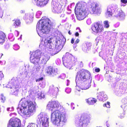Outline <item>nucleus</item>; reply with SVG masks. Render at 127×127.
I'll return each mask as SVG.
<instances>
[{
    "label": "nucleus",
    "mask_w": 127,
    "mask_h": 127,
    "mask_svg": "<svg viewBox=\"0 0 127 127\" xmlns=\"http://www.w3.org/2000/svg\"><path fill=\"white\" fill-rule=\"evenodd\" d=\"M50 57L49 56L46 55L43 56V61L44 63H46L49 59Z\"/></svg>",
    "instance_id": "nucleus-23"
},
{
    "label": "nucleus",
    "mask_w": 127,
    "mask_h": 127,
    "mask_svg": "<svg viewBox=\"0 0 127 127\" xmlns=\"http://www.w3.org/2000/svg\"><path fill=\"white\" fill-rule=\"evenodd\" d=\"M111 6H109L107 8V11L108 12H112V10L111 9Z\"/></svg>",
    "instance_id": "nucleus-35"
},
{
    "label": "nucleus",
    "mask_w": 127,
    "mask_h": 127,
    "mask_svg": "<svg viewBox=\"0 0 127 127\" xmlns=\"http://www.w3.org/2000/svg\"><path fill=\"white\" fill-rule=\"evenodd\" d=\"M121 3L125 4L127 3V0H121Z\"/></svg>",
    "instance_id": "nucleus-36"
},
{
    "label": "nucleus",
    "mask_w": 127,
    "mask_h": 127,
    "mask_svg": "<svg viewBox=\"0 0 127 127\" xmlns=\"http://www.w3.org/2000/svg\"><path fill=\"white\" fill-rule=\"evenodd\" d=\"M5 35L3 32L0 31V43H3L5 41Z\"/></svg>",
    "instance_id": "nucleus-21"
},
{
    "label": "nucleus",
    "mask_w": 127,
    "mask_h": 127,
    "mask_svg": "<svg viewBox=\"0 0 127 127\" xmlns=\"http://www.w3.org/2000/svg\"><path fill=\"white\" fill-rule=\"evenodd\" d=\"M2 55V54H1L0 53V58H1Z\"/></svg>",
    "instance_id": "nucleus-47"
},
{
    "label": "nucleus",
    "mask_w": 127,
    "mask_h": 127,
    "mask_svg": "<svg viewBox=\"0 0 127 127\" xmlns=\"http://www.w3.org/2000/svg\"><path fill=\"white\" fill-rule=\"evenodd\" d=\"M86 101L89 105H92L96 102L97 100L95 98L90 97L86 99Z\"/></svg>",
    "instance_id": "nucleus-16"
},
{
    "label": "nucleus",
    "mask_w": 127,
    "mask_h": 127,
    "mask_svg": "<svg viewBox=\"0 0 127 127\" xmlns=\"http://www.w3.org/2000/svg\"><path fill=\"white\" fill-rule=\"evenodd\" d=\"M110 103L109 102H107V103H105L103 104V106L104 107H106L107 108H110Z\"/></svg>",
    "instance_id": "nucleus-30"
},
{
    "label": "nucleus",
    "mask_w": 127,
    "mask_h": 127,
    "mask_svg": "<svg viewBox=\"0 0 127 127\" xmlns=\"http://www.w3.org/2000/svg\"><path fill=\"white\" fill-rule=\"evenodd\" d=\"M45 72L49 75L54 76L59 73L57 68L53 66H49L46 69Z\"/></svg>",
    "instance_id": "nucleus-13"
},
{
    "label": "nucleus",
    "mask_w": 127,
    "mask_h": 127,
    "mask_svg": "<svg viewBox=\"0 0 127 127\" xmlns=\"http://www.w3.org/2000/svg\"><path fill=\"white\" fill-rule=\"evenodd\" d=\"M13 21L14 22L13 23V26L16 28H17L19 27L21 24V22L19 19H14Z\"/></svg>",
    "instance_id": "nucleus-22"
},
{
    "label": "nucleus",
    "mask_w": 127,
    "mask_h": 127,
    "mask_svg": "<svg viewBox=\"0 0 127 127\" xmlns=\"http://www.w3.org/2000/svg\"><path fill=\"white\" fill-rule=\"evenodd\" d=\"M59 107H60L59 110H56L51 113V119L54 124L62 127L65 125L67 122L65 109L57 101L49 102L47 105V108L51 111L57 109Z\"/></svg>",
    "instance_id": "nucleus-1"
},
{
    "label": "nucleus",
    "mask_w": 127,
    "mask_h": 127,
    "mask_svg": "<svg viewBox=\"0 0 127 127\" xmlns=\"http://www.w3.org/2000/svg\"><path fill=\"white\" fill-rule=\"evenodd\" d=\"M62 59L64 65L67 68L71 67L72 65H75L77 61L76 59L69 53H66L64 55Z\"/></svg>",
    "instance_id": "nucleus-7"
},
{
    "label": "nucleus",
    "mask_w": 127,
    "mask_h": 127,
    "mask_svg": "<svg viewBox=\"0 0 127 127\" xmlns=\"http://www.w3.org/2000/svg\"><path fill=\"white\" fill-rule=\"evenodd\" d=\"M49 0H37V5L40 7H43L47 3Z\"/></svg>",
    "instance_id": "nucleus-15"
},
{
    "label": "nucleus",
    "mask_w": 127,
    "mask_h": 127,
    "mask_svg": "<svg viewBox=\"0 0 127 127\" xmlns=\"http://www.w3.org/2000/svg\"><path fill=\"white\" fill-rule=\"evenodd\" d=\"M91 46V45L90 43H87L83 46L82 50L83 51L86 52L89 51L90 49Z\"/></svg>",
    "instance_id": "nucleus-20"
},
{
    "label": "nucleus",
    "mask_w": 127,
    "mask_h": 127,
    "mask_svg": "<svg viewBox=\"0 0 127 127\" xmlns=\"http://www.w3.org/2000/svg\"><path fill=\"white\" fill-rule=\"evenodd\" d=\"M22 108L18 107L17 108V111L19 114H23L26 115H29V113L27 112H26L25 110L26 109H24L23 107L22 106Z\"/></svg>",
    "instance_id": "nucleus-17"
},
{
    "label": "nucleus",
    "mask_w": 127,
    "mask_h": 127,
    "mask_svg": "<svg viewBox=\"0 0 127 127\" xmlns=\"http://www.w3.org/2000/svg\"><path fill=\"white\" fill-rule=\"evenodd\" d=\"M79 41V40L78 39H77L75 41V43L77 44Z\"/></svg>",
    "instance_id": "nucleus-42"
},
{
    "label": "nucleus",
    "mask_w": 127,
    "mask_h": 127,
    "mask_svg": "<svg viewBox=\"0 0 127 127\" xmlns=\"http://www.w3.org/2000/svg\"><path fill=\"white\" fill-rule=\"evenodd\" d=\"M3 77V75L2 72H0V78H2Z\"/></svg>",
    "instance_id": "nucleus-39"
},
{
    "label": "nucleus",
    "mask_w": 127,
    "mask_h": 127,
    "mask_svg": "<svg viewBox=\"0 0 127 127\" xmlns=\"http://www.w3.org/2000/svg\"><path fill=\"white\" fill-rule=\"evenodd\" d=\"M6 98L3 95H1L0 96V101L2 103H4L6 101Z\"/></svg>",
    "instance_id": "nucleus-25"
},
{
    "label": "nucleus",
    "mask_w": 127,
    "mask_h": 127,
    "mask_svg": "<svg viewBox=\"0 0 127 127\" xmlns=\"http://www.w3.org/2000/svg\"><path fill=\"white\" fill-rule=\"evenodd\" d=\"M68 33L70 35H71V33L70 32V31H69Z\"/></svg>",
    "instance_id": "nucleus-46"
},
{
    "label": "nucleus",
    "mask_w": 127,
    "mask_h": 127,
    "mask_svg": "<svg viewBox=\"0 0 127 127\" xmlns=\"http://www.w3.org/2000/svg\"><path fill=\"white\" fill-rule=\"evenodd\" d=\"M97 99L99 100L104 101L107 99V95L102 92H99L97 96Z\"/></svg>",
    "instance_id": "nucleus-14"
},
{
    "label": "nucleus",
    "mask_w": 127,
    "mask_h": 127,
    "mask_svg": "<svg viewBox=\"0 0 127 127\" xmlns=\"http://www.w3.org/2000/svg\"><path fill=\"white\" fill-rule=\"evenodd\" d=\"M27 127H38L37 125L33 123H31L29 124Z\"/></svg>",
    "instance_id": "nucleus-27"
},
{
    "label": "nucleus",
    "mask_w": 127,
    "mask_h": 127,
    "mask_svg": "<svg viewBox=\"0 0 127 127\" xmlns=\"http://www.w3.org/2000/svg\"><path fill=\"white\" fill-rule=\"evenodd\" d=\"M9 109H10L9 108H7V110L8 111H9Z\"/></svg>",
    "instance_id": "nucleus-48"
},
{
    "label": "nucleus",
    "mask_w": 127,
    "mask_h": 127,
    "mask_svg": "<svg viewBox=\"0 0 127 127\" xmlns=\"http://www.w3.org/2000/svg\"><path fill=\"white\" fill-rule=\"evenodd\" d=\"M100 11L101 8L99 7V4L94 2L91 3L90 11L91 13L96 14L99 15L100 13Z\"/></svg>",
    "instance_id": "nucleus-12"
},
{
    "label": "nucleus",
    "mask_w": 127,
    "mask_h": 127,
    "mask_svg": "<svg viewBox=\"0 0 127 127\" xmlns=\"http://www.w3.org/2000/svg\"><path fill=\"white\" fill-rule=\"evenodd\" d=\"M15 50H17L19 48V46L17 45L14 46L13 48Z\"/></svg>",
    "instance_id": "nucleus-37"
},
{
    "label": "nucleus",
    "mask_w": 127,
    "mask_h": 127,
    "mask_svg": "<svg viewBox=\"0 0 127 127\" xmlns=\"http://www.w3.org/2000/svg\"><path fill=\"white\" fill-rule=\"evenodd\" d=\"M112 12H108L107 11L105 13V15L107 17L111 16H112Z\"/></svg>",
    "instance_id": "nucleus-28"
},
{
    "label": "nucleus",
    "mask_w": 127,
    "mask_h": 127,
    "mask_svg": "<svg viewBox=\"0 0 127 127\" xmlns=\"http://www.w3.org/2000/svg\"><path fill=\"white\" fill-rule=\"evenodd\" d=\"M17 0L18 1H20L21 0Z\"/></svg>",
    "instance_id": "nucleus-49"
},
{
    "label": "nucleus",
    "mask_w": 127,
    "mask_h": 127,
    "mask_svg": "<svg viewBox=\"0 0 127 127\" xmlns=\"http://www.w3.org/2000/svg\"><path fill=\"white\" fill-rule=\"evenodd\" d=\"M51 39V38H50L49 39L47 40H45L44 41V45L45 46H46V45L48 44L50 45L52 43Z\"/></svg>",
    "instance_id": "nucleus-24"
},
{
    "label": "nucleus",
    "mask_w": 127,
    "mask_h": 127,
    "mask_svg": "<svg viewBox=\"0 0 127 127\" xmlns=\"http://www.w3.org/2000/svg\"><path fill=\"white\" fill-rule=\"evenodd\" d=\"M53 28L52 23L49 19L46 18L38 22L36 29L37 32H39L47 34Z\"/></svg>",
    "instance_id": "nucleus-4"
},
{
    "label": "nucleus",
    "mask_w": 127,
    "mask_h": 127,
    "mask_svg": "<svg viewBox=\"0 0 127 127\" xmlns=\"http://www.w3.org/2000/svg\"><path fill=\"white\" fill-rule=\"evenodd\" d=\"M43 79V77H41L39 78L38 79H37L36 80V82H39L40 81H42Z\"/></svg>",
    "instance_id": "nucleus-34"
},
{
    "label": "nucleus",
    "mask_w": 127,
    "mask_h": 127,
    "mask_svg": "<svg viewBox=\"0 0 127 127\" xmlns=\"http://www.w3.org/2000/svg\"><path fill=\"white\" fill-rule=\"evenodd\" d=\"M38 95H39L38 97L40 99L44 98L45 97V95L43 93H38Z\"/></svg>",
    "instance_id": "nucleus-29"
},
{
    "label": "nucleus",
    "mask_w": 127,
    "mask_h": 127,
    "mask_svg": "<svg viewBox=\"0 0 127 127\" xmlns=\"http://www.w3.org/2000/svg\"><path fill=\"white\" fill-rule=\"evenodd\" d=\"M30 59L31 62L34 64H38L40 60L38 58L33 57L32 55L31 56Z\"/></svg>",
    "instance_id": "nucleus-19"
},
{
    "label": "nucleus",
    "mask_w": 127,
    "mask_h": 127,
    "mask_svg": "<svg viewBox=\"0 0 127 127\" xmlns=\"http://www.w3.org/2000/svg\"><path fill=\"white\" fill-rule=\"evenodd\" d=\"M64 0H56L53 1L51 7L53 11L58 13H61L63 11L62 6L64 4Z\"/></svg>",
    "instance_id": "nucleus-8"
},
{
    "label": "nucleus",
    "mask_w": 127,
    "mask_h": 127,
    "mask_svg": "<svg viewBox=\"0 0 127 127\" xmlns=\"http://www.w3.org/2000/svg\"><path fill=\"white\" fill-rule=\"evenodd\" d=\"M27 100L22 102L21 105L24 109H27L28 106L27 112L29 115L35 112L36 103L34 98L30 96H27Z\"/></svg>",
    "instance_id": "nucleus-5"
},
{
    "label": "nucleus",
    "mask_w": 127,
    "mask_h": 127,
    "mask_svg": "<svg viewBox=\"0 0 127 127\" xmlns=\"http://www.w3.org/2000/svg\"><path fill=\"white\" fill-rule=\"evenodd\" d=\"M75 12L79 20L84 19L88 14L89 11L86 3L82 1L78 2L76 4Z\"/></svg>",
    "instance_id": "nucleus-3"
},
{
    "label": "nucleus",
    "mask_w": 127,
    "mask_h": 127,
    "mask_svg": "<svg viewBox=\"0 0 127 127\" xmlns=\"http://www.w3.org/2000/svg\"><path fill=\"white\" fill-rule=\"evenodd\" d=\"M15 33H17V36H18V35L19 34V32L18 31H15Z\"/></svg>",
    "instance_id": "nucleus-43"
},
{
    "label": "nucleus",
    "mask_w": 127,
    "mask_h": 127,
    "mask_svg": "<svg viewBox=\"0 0 127 127\" xmlns=\"http://www.w3.org/2000/svg\"><path fill=\"white\" fill-rule=\"evenodd\" d=\"M7 127H22L21 121L17 118H11L9 120Z\"/></svg>",
    "instance_id": "nucleus-11"
},
{
    "label": "nucleus",
    "mask_w": 127,
    "mask_h": 127,
    "mask_svg": "<svg viewBox=\"0 0 127 127\" xmlns=\"http://www.w3.org/2000/svg\"><path fill=\"white\" fill-rule=\"evenodd\" d=\"M37 121L38 123L42 125V127H48V119L47 117L43 116V115H38Z\"/></svg>",
    "instance_id": "nucleus-10"
},
{
    "label": "nucleus",
    "mask_w": 127,
    "mask_h": 127,
    "mask_svg": "<svg viewBox=\"0 0 127 127\" xmlns=\"http://www.w3.org/2000/svg\"><path fill=\"white\" fill-rule=\"evenodd\" d=\"M104 27L106 28H108L109 27V25L108 21H105L103 22Z\"/></svg>",
    "instance_id": "nucleus-26"
},
{
    "label": "nucleus",
    "mask_w": 127,
    "mask_h": 127,
    "mask_svg": "<svg viewBox=\"0 0 127 127\" xmlns=\"http://www.w3.org/2000/svg\"><path fill=\"white\" fill-rule=\"evenodd\" d=\"M123 16L122 12H119L117 14V17H121Z\"/></svg>",
    "instance_id": "nucleus-32"
},
{
    "label": "nucleus",
    "mask_w": 127,
    "mask_h": 127,
    "mask_svg": "<svg viewBox=\"0 0 127 127\" xmlns=\"http://www.w3.org/2000/svg\"><path fill=\"white\" fill-rule=\"evenodd\" d=\"M95 71L96 72H98L100 71V69L99 68H95Z\"/></svg>",
    "instance_id": "nucleus-38"
},
{
    "label": "nucleus",
    "mask_w": 127,
    "mask_h": 127,
    "mask_svg": "<svg viewBox=\"0 0 127 127\" xmlns=\"http://www.w3.org/2000/svg\"><path fill=\"white\" fill-rule=\"evenodd\" d=\"M74 42V40L73 38H72L71 40V43L72 44Z\"/></svg>",
    "instance_id": "nucleus-41"
},
{
    "label": "nucleus",
    "mask_w": 127,
    "mask_h": 127,
    "mask_svg": "<svg viewBox=\"0 0 127 127\" xmlns=\"http://www.w3.org/2000/svg\"><path fill=\"white\" fill-rule=\"evenodd\" d=\"M104 29L103 25L99 22L94 23L91 27L93 32L95 34L100 33L103 32Z\"/></svg>",
    "instance_id": "nucleus-9"
},
{
    "label": "nucleus",
    "mask_w": 127,
    "mask_h": 127,
    "mask_svg": "<svg viewBox=\"0 0 127 127\" xmlns=\"http://www.w3.org/2000/svg\"><path fill=\"white\" fill-rule=\"evenodd\" d=\"M47 45L48 46L47 47V48H48V50H49V49H50V51H51V49H52V45H51L50 44V45H49V44L46 45V46Z\"/></svg>",
    "instance_id": "nucleus-33"
},
{
    "label": "nucleus",
    "mask_w": 127,
    "mask_h": 127,
    "mask_svg": "<svg viewBox=\"0 0 127 127\" xmlns=\"http://www.w3.org/2000/svg\"><path fill=\"white\" fill-rule=\"evenodd\" d=\"M33 18V16H31V18L30 17V20H32Z\"/></svg>",
    "instance_id": "nucleus-44"
},
{
    "label": "nucleus",
    "mask_w": 127,
    "mask_h": 127,
    "mask_svg": "<svg viewBox=\"0 0 127 127\" xmlns=\"http://www.w3.org/2000/svg\"><path fill=\"white\" fill-rule=\"evenodd\" d=\"M50 90H52L53 91H55V90L56 89L57 90L58 89V88L57 87H54V86H52L50 87Z\"/></svg>",
    "instance_id": "nucleus-31"
},
{
    "label": "nucleus",
    "mask_w": 127,
    "mask_h": 127,
    "mask_svg": "<svg viewBox=\"0 0 127 127\" xmlns=\"http://www.w3.org/2000/svg\"><path fill=\"white\" fill-rule=\"evenodd\" d=\"M91 73L88 70L82 69L77 72V74L76 77V80L78 83H82L86 82L84 85V89L86 90L88 89L91 86L90 82H89V80L91 81L90 79Z\"/></svg>",
    "instance_id": "nucleus-2"
},
{
    "label": "nucleus",
    "mask_w": 127,
    "mask_h": 127,
    "mask_svg": "<svg viewBox=\"0 0 127 127\" xmlns=\"http://www.w3.org/2000/svg\"><path fill=\"white\" fill-rule=\"evenodd\" d=\"M91 116L87 114L81 115L80 117L77 119L76 123L78 127H87L88 124L90 123Z\"/></svg>",
    "instance_id": "nucleus-6"
},
{
    "label": "nucleus",
    "mask_w": 127,
    "mask_h": 127,
    "mask_svg": "<svg viewBox=\"0 0 127 127\" xmlns=\"http://www.w3.org/2000/svg\"><path fill=\"white\" fill-rule=\"evenodd\" d=\"M77 29H78L79 30V32H81V30L79 28H77Z\"/></svg>",
    "instance_id": "nucleus-45"
},
{
    "label": "nucleus",
    "mask_w": 127,
    "mask_h": 127,
    "mask_svg": "<svg viewBox=\"0 0 127 127\" xmlns=\"http://www.w3.org/2000/svg\"><path fill=\"white\" fill-rule=\"evenodd\" d=\"M42 54L41 51H36L33 53L32 55L40 60Z\"/></svg>",
    "instance_id": "nucleus-18"
},
{
    "label": "nucleus",
    "mask_w": 127,
    "mask_h": 127,
    "mask_svg": "<svg viewBox=\"0 0 127 127\" xmlns=\"http://www.w3.org/2000/svg\"><path fill=\"white\" fill-rule=\"evenodd\" d=\"M75 35L76 37L78 36L79 35V34L78 32H76L75 33Z\"/></svg>",
    "instance_id": "nucleus-40"
}]
</instances>
